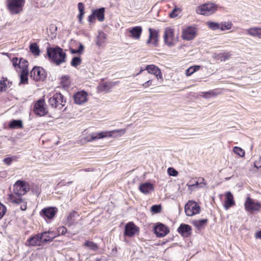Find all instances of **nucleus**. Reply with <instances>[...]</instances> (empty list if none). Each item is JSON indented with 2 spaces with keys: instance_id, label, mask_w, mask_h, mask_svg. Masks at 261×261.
Here are the masks:
<instances>
[{
  "instance_id": "nucleus-1",
  "label": "nucleus",
  "mask_w": 261,
  "mask_h": 261,
  "mask_svg": "<svg viewBox=\"0 0 261 261\" xmlns=\"http://www.w3.org/2000/svg\"><path fill=\"white\" fill-rule=\"evenodd\" d=\"M47 55L51 61L57 65H60L66 62V55L60 47H47Z\"/></svg>"
},
{
  "instance_id": "nucleus-2",
  "label": "nucleus",
  "mask_w": 261,
  "mask_h": 261,
  "mask_svg": "<svg viewBox=\"0 0 261 261\" xmlns=\"http://www.w3.org/2000/svg\"><path fill=\"white\" fill-rule=\"evenodd\" d=\"M126 132V129H115L110 132H103L99 133H92L90 135V138L88 139L87 141L91 142L99 139L106 137H117L124 135Z\"/></svg>"
},
{
  "instance_id": "nucleus-3",
  "label": "nucleus",
  "mask_w": 261,
  "mask_h": 261,
  "mask_svg": "<svg viewBox=\"0 0 261 261\" xmlns=\"http://www.w3.org/2000/svg\"><path fill=\"white\" fill-rule=\"evenodd\" d=\"M24 3L25 0H7V9L11 14L16 15L22 11Z\"/></svg>"
},
{
  "instance_id": "nucleus-4",
  "label": "nucleus",
  "mask_w": 261,
  "mask_h": 261,
  "mask_svg": "<svg viewBox=\"0 0 261 261\" xmlns=\"http://www.w3.org/2000/svg\"><path fill=\"white\" fill-rule=\"evenodd\" d=\"M48 103L51 107L61 110L65 106L66 101L62 94L56 93L49 98Z\"/></svg>"
},
{
  "instance_id": "nucleus-5",
  "label": "nucleus",
  "mask_w": 261,
  "mask_h": 261,
  "mask_svg": "<svg viewBox=\"0 0 261 261\" xmlns=\"http://www.w3.org/2000/svg\"><path fill=\"white\" fill-rule=\"evenodd\" d=\"M218 7L214 3H206L197 7L196 12L197 14L208 16L215 13Z\"/></svg>"
},
{
  "instance_id": "nucleus-6",
  "label": "nucleus",
  "mask_w": 261,
  "mask_h": 261,
  "mask_svg": "<svg viewBox=\"0 0 261 261\" xmlns=\"http://www.w3.org/2000/svg\"><path fill=\"white\" fill-rule=\"evenodd\" d=\"M29 190V183L24 180H18L13 185V192L16 195H24Z\"/></svg>"
},
{
  "instance_id": "nucleus-7",
  "label": "nucleus",
  "mask_w": 261,
  "mask_h": 261,
  "mask_svg": "<svg viewBox=\"0 0 261 261\" xmlns=\"http://www.w3.org/2000/svg\"><path fill=\"white\" fill-rule=\"evenodd\" d=\"M244 207L245 210L248 212L252 213L255 211H259L261 209V203L255 201L249 195H248L245 199Z\"/></svg>"
},
{
  "instance_id": "nucleus-8",
  "label": "nucleus",
  "mask_w": 261,
  "mask_h": 261,
  "mask_svg": "<svg viewBox=\"0 0 261 261\" xmlns=\"http://www.w3.org/2000/svg\"><path fill=\"white\" fill-rule=\"evenodd\" d=\"M164 41L167 46H173L177 42V37L174 35L173 30L170 28H167L164 31Z\"/></svg>"
},
{
  "instance_id": "nucleus-9",
  "label": "nucleus",
  "mask_w": 261,
  "mask_h": 261,
  "mask_svg": "<svg viewBox=\"0 0 261 261\" xmlns=\"http://www.w3.org/2000/svg\"><path fill=\"white\" fill-rule=\"evenodd\" d=\"M185 211L187 216H192L200 213L199 204L193 201H189L185 206Z\"/></svg>"
},
{
  "instance_id": "nucleus-10",
  "label": "nucleus",
  "mask_w": 261,
  "mask_h": 261,
  "mask_svg": "<svg viewBox=\"0 0 261 261\" xmlns=\"http://www.w3.org/2000/svg\"><path fill=\"white\" fill-rule=\"evenodd\" d=\"M30 76L36 81H43L46 79V73L42 67H34L31 71Z\"/></svg>"
},
{
  "instance_id": "nucleus-11",
  "label": "nucleus",
  "mask_w": 261,
  "mask_h": 261,
  "mask_svg": "<svg viewBox=\"0 0 261 261\" xmlns=\"http://www.w3.org/2000/svg\"><path fill=\"white\" fill-rule=\"evenodd\" d=\"M34 110L35 113L39 116H44L48 112L44 100L41 99L38 100L35 103Z\"/></svg>"
},
{
  "instance_id": "nucleus-12",
  "label": "nucleus",
  "mask_w": 261,
  "mask_h": 261,
  "mask_svg": "<svg viewBox=\"0 0 261 261\" xmlns=\"http://www.w3.org/2000/svg\"><path fill=\"white\" fill-rule=\"evenodd\" d=\"M149 38L146 41L147 44H150L152 46L156 47L158 44L159 33L155 30L149 29Z\"/></svg>"
},
{
  "instance_id": "nucleus-13",
  "label": "nucleus",
  "mask_w": 261,
  "mask_h": 261,
  "mask_svg": "<svg viewBox=\"0 0 261 261\" xmlns=\"http://www.w3.org/2000/svg\"><path fill=\"white\" fill-rule=\"evenodd\" d=\"M80 215L77 212L73 211L68 215L65 224L68 226L75 225L78 223Z\"/></svg>"
},
{
  "instance_id": "nucleus-14",
  "label": "nucleus",
  "mask_w": 261,
  "mask_h": 261,
  "mask_svg": "<svg viewBox=\"0 0 261 261\" xmlns=\"http://www.w3.org/2000/svg\"><path fill=\"white\" fill-rule=\"evenodd\" d=\"M146 70L149 73L154 75L158 80L163 81L162 72L158 67L154 65H149L146 67Z\"/></svg>"
},
{
  "instance_id": "nucleus-15",
  "label": "nucleus",
  "mask_w": 261,
  "mask_h": 261,
  "mask_svg": "<svg viewBox=\"0 0 261 261\" xmlns=\"http://www.w3.org/2000/svg\"><path fill=\"white\" fill-rule=\"evenodd\" d=\"M44 234L41 233H38L30 237L28 240L29 246H35L40 245L42 243H43L42 240V236Z\"/></svg>"
},
{
  "instance_id": "nucleus-16",
  "label": "nucleus",
  "mask_w": 261,
  "mask_h": 261,
  "mask_svg": "<svg viewBox=\"0 0 261 261\" xmlns=\"http://www.w3.org/2000/svg\"><path fill=\"white\" fill-rule=\"evenodd\" d=\"M195 28L189 27L182 31V38L186 40H192L195 37Z\"/></svg>"
},
{
  "instance_id": "nucleus-17",
  "label": "nucleus",
  "mask_w": 261,
  "mask_h": 261,
  "mask_svg": "<svg viewBox=\"0 0 261 261\" xmlns=\"http://www.w3.org/2000/svg\"><path fill=\"white\" fill-rule=\"evenodd\" d=\"M154 231L158 237H163L169 232L168 228L162 223L158 224L154 227Z\"/></svg>"
},
{
  "instance_id": "nucleus-18",
  "label": "nucleus",
  "mask_w": 261,
  "mask_h": 261,
  "mask_svg": "<svg viewBox=\"0 0 261 261\" xmlns=\"http://www.w3.org/2000/svg\"><path fill=\"white\" fill-rule=\"evenodd\" d=\"M58 212V208L56 207H49L44 208L40 212V215L44 216L48 219L53 218Z\"/></svg>"
},
{
  "instance_id": "nucleus-19",
  "label": "nucleus",
  "mask_w": 261,
  "mask_h": 261,
  "mask_svg": "<svg viewBox=\"0 0 261 261\" xmlns=\"http://www.w3.org/2000/svg\"><path fill=\"white\" fill-rule=\"evenodd\" d=\"M138 231L137 226L133 222H129L125 226L124 234L131 237L134 236Z\"/></svg>"
},
{
  "instance_id": "nucleus-20",
  "label": "nucleus",
  "mask_w": 261,
  "mask_h": 261,
  "mask_svg": "<svg viewBox=\"0 0 261 261\" xmlns=\"http://www.w3.org/2000/svg\"><path fill=\"white\" fill-rule=\"evenodd\" d=\"M177 231L184 237H188L192 233L191 227L186 224H181L178 228Z\"/></svg>"
},
{
  "instance_id": "nucleus-21",
  "label": "nucleus",
  "mask_w": 261,
  "mask_h": 261,
  "mask_svg": "<svg viewBox=\"0 0 261 261\" xmlns=\"http://www.w3.org/2000/svg\"><path fill=\"white\" fill-rule=\"evenodd\" d=\"M234 205H235V201L233 195L229 191L226 192L225 200L223 205L225 210H227Z\"/></svg>"
},
{
  "instance_id": "nucleus-22",
  "label": "nucleus",
  "mask_w": 261,
  "mask_h": 261,
  "mask_svg": "<svg viewBox=\"0 0 261 261\" xmlns=\"http://www.w3.org/2000/svg\"><path fill=\"white\" fill-rule=\"evenodd\" d=\"M74 99L75 103L82 105L87 100V94L83 91L78 92L74 95Z\"/></svg>"
},
{
  "instance_id": "nucleus-23",
  "label": "nucleus",
  "mask_w": 261,
  "mask_h": 261,
  "mask_svg": "<svg viewBox=\"0 0 261 261\" xmlns=\"http://www.w3.org/2000/svg\"><path fill=\"white\" fill-rule=\"evenodd\" d=\"M245 31L248 35L261 39V28L252 27L245 30Z\"/></svg>"
},
{
  "instance_id": "nucleus-24",
  "label": "nucleus",
  "mask_w": 261,
  "mask_h": 261,
  "mask_svg": "<svg viewBox=\"0 0 261 261\" xmlns=\"http://www.w3.org/2000/svg\"><path fill=\"white\" fill-rule=\"evenodd\" d=\"M140 191L144 194H150L153 191V186L149 182L141 184L139 186Z\"/></svg>"
},
{
  "instance_id": "nucleus-25",
  "label": "nucleus",
  "mask_w": 261,
  "mask_h": 261,
  "mask_svg": "<svg viewBox=\"0 0 261 261\" xmlns=\"http://www.w3.org/2000/svg\"><path fill=\"white\" fill-rule=\"evenodd\" d=\"M142 32V29L139 26L133 27L129 31L130 37L136 40L140 39Z\"/></svg>"
},
{
  "instance_id": "nucleus-26",
  "label": "nucleus",
  "mask_w": 261,
  "mask_h": 261,
  "mask_svg": "<svg viewBox=\"0 0 261 261\" xmlns=\"http://www.w3.org/2000/svg\"><path fill=\"white\" fill-rule=\"evenodd\" d=\"M22 195H16L14 192L13 194H8V200L12 203L19 204L23 202V199L21 198Z\"/></svg>"
},
{
  "instance_id": "nucleus-27",
  "label": "nucleus",
  "mask_w": 261,
  "mask_h": 261,
  "mask_svg": "<svg viewBox=\"0 0 261 261\" xmlns=\"http://www.w3.org/2000/svg\"><path fill=\"white\" fill-rule=\"evenodd\" d=\"M92 12L99 21L102 22L104 21L105 12V8L104 7L93 10Z\"/></svg>"
},
{
  "instance_id": "nucleus-28",
  "label": "nucleus",
  "mask_w": 261,
  "mask_h": 261,
  "mask_svg": "<svg viewBox=\"0 0 261 261\" xmlns=\"http://www.w3.org/2000/svg\"><path fill=\"white\" fill-rule=\"evenodd\" d=\"M12 83L6 77H3L0 81V92L5 91L10 87Z\"/></svg>"
},
{
  "instance_id": "nucleus-29",
  "label": "nucleus",
  "mask_w": 261,
  "mask_h": 261,
  "mask_svg": "<svg viewBox=\"0 0 261 261\" xmlns=\"http://www.w3.org/2000/svg\"><path fill=\"white\" fill-rule=\"evenodd\" d=\"M41 234H44L42 236L43 243L52 241L56 237V234L53 231H45L41 233Z\"/></svg>"
},
{
  "instance_id": "nucleus-30",
  "label": "nucleus",
  "mask_w": 261,
  "mask_h": 261,
  "mask_svg": "<svg viewBox=\"0 0 261 261\" xmlns=\"http://www.w3.org/2000/svg\"><path fill=\"white\" fill-rule=\"evenodd\" d=\"M107 35L103 32H99L96 41V45L100 47L106 42Z\"/></svg>"
},
{
  "instance_id": "nucleus-31",
  "label": "nucleus",
  "mask_w": 261,
  "mask_h": 261,
  "mask_svg": "<svg viewBox=\"0 0 261 261\" xmlns=\"http://www.w3.org/2000/svg\"><path fill=\"white\" fill-rule=\"evenodd\" d=\"M11 128H21L23 127L22 122L20 120H12L9 124Z\"/></svg>"
},
{
  "instance_id": "nucleus-32",
  "label": "nucleus",
  "mask_w": 261,
  "mask_h": 261,
  "mask_svg": "<svg viewBox=\"0 0 261 261\" xmlns=\"http://www.w3.org/2000/svg\"><path fill=\"white\" fill-rule=\"evenodd\" d=\"M29 70H21L20 72V84H26L28 81Z\"/></svg>"
},
{
  "instance_id": "nucleus-33",
  "label": "nucleus",
  "mask_w": 261,
  "mask_h": 261,
  "mask_svg": "<svg viewBox=\"0 0 261 261\" xmlns=\"http://www.w3.org/2000/svg\"><path fill=\"white\" fill-rule=\"evenodd\" d=\"M30 50L34 56H38L40 55V50L36 43H33L30 45Z\"/></svg>"
},
{
  "instance_id": "nucleus-34",
  "label": "nucleus",
  "mask_w": 261,
  "mask_h": 261,
  "mask_svg": "<svg viewBox=\"0 0 261 261\" xmlns=\"http://www.w3.org/2000/svg\"><path fill=\"white\" fill-rule=\"evenodd\" d=\"M18 67L21 69V70H29L28 62L27 60L23 58H20L19 59Z\"/></svg>"
},
{
  "instance_id": "nucleus-35",
  "label": "nucleus",
  "mask_w": 261,
  "mask_h": 261,
  "mask_svg": "<svg viewBox=\"0 0 261 261\" xmlns=\"http://www.w3.org/2000/svg\"><path fill=\"white\" fill-rule=\"evenodd\" d=\"M232 23L231 21H223L220 23V30L221 31L228 30L231 29Z\"/></svg>"
},
{
  "instance_id": "nucleus-36",
  "label": "nucleus",
  "mask_w": 261,
  "mask_h": 261,
  "mask_svg": "<svg viewBox=\"0 0 261 261\" xmlns=\"http://www.w3.org/2000/svg\"><path fill=\"white\" fill-rule=\"evenodd\" d=\"M84 246L92 250H96L98 249V246L97 244L89 241H86L84 243Z\"/></svg>"
},
{
  "instance_id": "nucleus-37",
  "label": "nucleus",
  "mask_w": 261,
  "mask_h": 261,
  "mask_svg": "<svg viewBox=\"0 0 261 261\" xmlns=\"http://www.w3.org/2000/svg\"><path fill=\"white\" fill-rule=\"evenodd\" d=\"M231 54L229 53H220L218 55V59L221 61H225L229 59Z\"/></svg>"
},
{
  "instance_id": "nucleus-38",
  "label": "nucleus",
  "mask_w": 261,
  "mask_h": 261,
  "mask_svg": "<svg viewBox=\"0 0 261 261\" xmlns=\"http://www.w3.org/2000/svg\"><path fill=\"white\" fill-rule=\"evenodd\" d=\"M207 25L209 28L213 30H220V23L215 22H207Z\"/></svg>"
},
{
  "instance_id": "nucleus-39",
  "label": "nucleus",
  "mask_w": 261,
  "mask_h": 261,
  "mask_svg": "<svg viewBox=\"0 0 261 261\" xmlns=\"http://www.w3.org/2000/svg\"><path fill=\"white\" fill-rule=\"evenodd\" d=\"M233 152L239 156L243 157L245 155V151L241 147L235 146L233 149Z\"/></svg>"
},
{
  "instance_id": "nucleus-40",
  "label": "nucleus",
  "mask_w": 261,
  "mask_h": 261,
  "mask_svg": "<svg viewBox=\"0 0 261 261\" xmlns=\"http://www.w3.org/2000/svg\"><path fill=\"white\" fill-rule=\"evenodd\" d=\"M207 222V219H200L195 221L194 222V225L198 228H201Z\"/></svg>"
},
{
  "instance_id": "nucleus-41",
  "label": "nucleus",
  "mask_w": 261,
  "mask_h": 261,
  "mask_svg": "<svg viewBox=\"0 0 261 261\" xmlns=\"http://www.w3.org/2000/svg\"><path fill=\"white\" fill-rule=\"evenodd\" d=\"M82 62V60L80 57H75L73 58L72 61L71 62V65L73 67H77L78 65H80Z\"/></svg>"
},
{
  "instance_id": "nucleus-42",
  "label": "nucleus",
  "mask_w": 261,
  "mask_h": 261,
  "mask_svg": "<svg viewBox=\"0 0 261 261\" xmlns=\"http://www.w3.org/2000/svg\"><path fill=\"white\" fill-rule=\"evenodd\" d=\"M161 210L162 206L161 205H153L151 207V211L155 214L160 213Z\"/></svg>"
},
{
  "instance_id": "nucleus-43",
  "label": "nucleus",
  "mask_w": 261,
  "mask_h": 261,
  "mask_svg": "<svg viewBox=\"0 0 261 261\" xmlns=\"http://www.w3.org/2000/svg\"><path fill=\"white\" fill-rule=\"evenodd\" d=\"M7 211L6 207L0 203V220L4 217Z\"/></svg>"
},
{
  "instance_id": "nucleus-44",
  "label": "nucleus",
  "mask_w": 261,
  "mask_h": 261,
  "mask_svg": "<svg viewBox=\"0 0 261 261\" xmlns=\"http://www.w3.org/2000/svg\"><path fill=\"white\" fill-rule=\"evenodd\" d=\"M167 172L170 176H176L178 175V172L172 167L168 168Z\"/></svg>"
},
{
  "instance_id": "nucleus-45",
  "label": "nucleus",
  "mask_w": 261,
  "mask_h": 261,
  "mask_svg": "<svg viewBox=\"0 0 261 261\" xmlns=\"http://www.w3.org/2000/svg\"><path fill=\"white\" fill-rule=\"evenodd\" d=\"M204 96L206 98H208L210 95V96H215L218 94L215 90H211L208 92H204Z\"/></svg>"
},
{
  "instance_id": "nucleus-46",
  "label": "nucleus",
  "mask_w": 261,
  "mask_h": 261,
  "mask_svg": "<svg viewBox=\"0 0 261 261\" xmlns=\"http://www.w3.org/2000/svg\"><path fill=\"white\" fill-rule=\"evenodd\" d=\"M177 11H179L180 12V9L179 8H175L172 11V12L170 13L169 16L171 18H175V17H176L178 15V14L177 13Z\"/></svg>"
},
{
  "instance_id": "nucleus-47",
  "label": "nucleus",
  "mask_w": 261,
  "mask_h": 261,
  "mask_svg": "<svg viewBox=\"0 0 261 261\" xmlns=\"http://www.w3.org/2000/svg\"><path fill=\"white\" fill-rule=\"evenodd\" d=\"M198 180L199 181V187L203 188L206 185V184L204 181V179L203 177H199Z\"/></svg>"
},
{
  "instance_id": "nucleus-48",
  "label": "nucleus",
  "mask_w": 261,
  "mask_h": 261,
  "mask_svg": "<svg viewBox=\"0 0 261 261\" xmlns=\"http://www.w3.org/2000/svg\"><path fill=\"white\" fill-rule=\"evenodd\" d=\"M95 16L92 12V14L88 16V20L90 23H93L95 22Z\"/></svg>"
},
{
  "instance_id": "nucleus-49",
  "label": "nucleus",
  "mask_w": 261,
  "mask_h": 261,
  "mask_svg": "<svg viewBox=\"0 0 261 261\" xmlns=\"http://www.w3.org/2000/svg\"><path fill=\"white\" fill-rule=\"evenodd\" d=\"M78 10L79 11V12H84V10H85L84 5L81 2H80L78 4Z\"/></svg>"
},
{
  "instance_id": "nucleus-50",
  "label": "nucleus",
  "mask_w": 261,
  "mask_h": 261,
  "mask_svg": "<svg viewBox=\"0 0 261 261\" xmlns=\"http://www.w3.org/2000/svg\"><path fill=\"white\" fill-rule=\"evenodd\" d=\"M67 228L64 226H62L58 228L59 232L62 234H64L67 232Z\"/></svg>"
},
{
  "instance_id": "nucleus-51",
  "label": "nucleus",
  "mask_w": 261,
  "mask_h": 261,
  "mask_svg": "<svg viewBox=\"0 0 261 261\" xmlns=\"http://www.w3.org/2000/svg\"><path fill=\"white\" fill-rule=\"evenodd\" d=\"M152 81L151 80H150L147 81L145 83H143L142 84V86L144 88H146L148 87L149 86H151L152 85Z\"/></svg>"
},
{
  "instance_id": "nucleus-52",
  "label": "nucleus",
  "mask_w": 261,
  "mask_h": 261,
  "mask_svg": "<svg viewBox=\"0 0 261 261\" xmlns=\"http://www.w3.org/2000/svg\"><path fill=\"white\" fill-rule=\"evenodd\" d=\"M3 162L7 165H9L12 163V158H6L3 160Z\"/></svg>"
},
{
  "instance_id": "nucleus-53",
  "label": "nucleus",
  "mask_w": 261,
  "mask_h": 261,
  "mask_svg": "<svg viewBox=\"0 0 261 261\" xmlns=\"http://www.w3.org/2000/svg\"><path fill=\"white\" fill-rule=\"evenodd\" d=\"M254 166L257 168L261 167V158L259 157L258 160L254 162Z\"/></svg>"
},
{
  "instance_id": "nucleus-54",
  "label": "nucleus",
  "mask_w": 261,
  "mask_h": 261,
  "mask_svg": "<svg viewBox=\"0 0 261 261\" xmlns=\"http://www.w3.org/2000/svg\"><path fill=\"white\" fill-rule=\"evenodd\" d=\"M85 14V12H79V14L77 16V18L79 19V21L80 23H82L83 18L84 17V15Z\"/></svg>"
},
{
  "instance_id": "nucleus-55",
  "label": "nucleus",
  "mask_w": 261,
  "mask_h": 261,
  "mask_svg": "<svg viewBox=\"0 0 261 261\" xmlns=\"http://www.w3.org/2000/svg\"><path fill=\"white\" fill-rule=\"evenodd\" d=\"M85 14V12H79V14L77 16V18L79 19V21L80 23H82L83 18L84 17V15Z\"/></svg>"
},
{
  "instance_id": "nucleus-56",
  "label": "nucleus",
  "mask_w": 261,
  "mask_h": 261,
  "mask_svg": "<svg viewBox=\"0 0 261 261\" xmlns=\"http://www.w3.org/2000/svg\"><path fill=\"white\" fill-rule=\"evenodd\" d=\"M187 186L188 187V190L190 191H193L196 188H194V185H192L191 181L187 184Z\"/></svg>"
},
{
  "instance_id": "nucleus-57",
  "label": "nucleus",
  "mask_w": 261,
  "mask_h": 261,
  "mask_svg": "<svg viewBox=\"0 0 261 261\" xmlns=\"http://www.w3.org/2000/svg\"><path fill=\"white\" fill-rule=\"evenodd\" d=\"M194 73L193 70L191 67L186 70V74L187 76H190Z\"/></svg>"
},
{
  "instance_id": "nucleus-58",
  "label": "nucleus",
  "mask_w": 261,
  "mask_h": 261,
  "mask_svg": "<svg viewBox=\"0 0 261 261\" xmlns=\"http://www.w3.org/2000/svg\"><path fill=\"white\" fill-rule=\"evenodd\" d=\"M12 62L13 66L15 67H16L17 66H18V62H19L18 58H13Z\"/></svg>"
},
{
  "instance_id": "nucleus-59",
  "label": "nucleus",
  "mask_w": 261,
  "mask_h": 261,
  "mask_svg": "<svg viewBox=\"0 0 261 261\" xmlns=\"http://www.w3.org/2000/svg\"><path fill=\"white\" fill-rule=\"evenodd\" d=\"M20 205V208L22 211H25L27 209V204L25 201L23 200V202H22Z\"/></svg>"
},
{
  "instance_id": "nucleus-60",
  "label": "nucleus",
  "mask_w": 261,
  "mask_h": 261,
  "mask_svg": "<svg viewBox=\"0 0 261 261\" xmlns=\"http://www.w3.org/2000/svg\"><path fill=\"white\" fill-rule=\"evenodd\" d=\"M84 49V46L83 45L80 44L79 47V49L77 50H76V52H79L80 53H81Z\"/></svg>"
},
{
  "instance_id": "nucleus-61",
  "label": "nucleus",
  "mask_w": 261,
  "mask_h": 261,
  "mask_svg": "<svg viewBox=\"0 0 261 261\" xmlns=\"http://www.w3.org/2000/svg\"><path fill=\"white\" fill-rule=\"evenodd\" d=\"M255 237L256 239H261V230L255 233Z\"/></svg>"
},
{
  "instance_id": "nucleus-62",
  "label": "nucleus",
  "mask_w": 261,
  "mask_h": 261,
  "mask_svg": "<svg viewBox=\"0 0 261 261\" xmlns=\"http://www.w3.org/2000/svg\"><path fill=\"white\" fill-rule=\"evenodd\" d=\"M191 68H192V69L193 70V72H195V71H197L199 69L200 66H192Z\"/></svg>"
},
{
  "instance_id": "nucleus-63",
  "label": "nucleus",
  "mask_w": 261,
  "mask_h": 261,
  "mask_svg": "<svg viewBox=\"0 0 261 261\" xmlns=\"http://www.w3.org/2000/svg\"><path fill=\"white\" fill-rule=\"evenodd\" d=\"M192 185H194V188H200L199 187V181L198 180H197L195 183L194 184H192Z\"/></svg>"
},
{
  "instance_id": "nucleus-64",
  "label": "nucleus",
  "mask_w": 261,
  "mask_h": 261,
  "mask_svg": "<svg viewBox=\"0 0 261 261\" xmlns=\"http://www.w3.org/2000/svg\"><path fill=\"white\" fill-rule=\"evenodd\" d=\"M102 89L103 90V91H108L109 90V89H107V87L108 86V85L107 83H105L103 84V85L102 86Z\"/></svg>"
}]
</instances>
